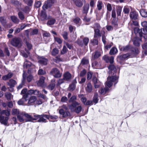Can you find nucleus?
<instances>
[{
    "mask_svg": "<svg viewBox=\"0 0 147 147\" xmlns=\"http://www.w3.org/2000/svg\"><path fill=\"white\" fill-rule=\"evenodd\" d=\"M108 68L109 69V74L110 75L112 74L113 75L108 77L106 85L109 88H110L113 84L115 85L118 82V77L116 74H115L117 69L114 65H110Z\"/></svg>",
    "mask_w": 147,
    "mask_h": 147,
    "instance_id": "f257e3e1",
    "label": "nucleus"
},
{
    "mask_svg": "<svg viewBox=\"0 0 147 147\" xmlns=\"http://www.w3.org/2000/svg\"><path fill=\"white\" fill-rule=\"evenodd\" d=\"M80 105L79 103L74 101L71 104L68 105V106L71 112L79 113L81 111L82 109L81 105Z\"/></svg>",
    "mask_w": 147,
    "mask_h": 147,
    "instance_id": "f03ea898",
    "label": "nucleus"
},
{
    "mask_svg": "<svg viewBox=\"0 0 147 147\" xmlns=\"http://www.w3.org/2000/svg\"><path fill=\"white\" fill-rule=\"evenodd\" d=\"M40 92L37 90H28L27 93L23 95V98L25 99V101H27L28 100V98L29 97V96L31 95L32 94H34L37 95L40 94Z\"/></svg>",
    "mask_w": 147,
    "mask_h": 147,
    "instance_id": "7ed1b4c3",
    "label": "nucleus"
},
{
    "mask_svg": "<svg viewBox=\"0 0 147 147\" xmlns=\"http://www.w3.org/2000/svg\"><path fill=\"white\" fill-rule=\"evenodd\" d=\"M134 32L136 34H138L140 37L143 36V34L146 35L147 34V31L144 28L140 29L138 27L134 28Z\"/></svg>",
    "mask_w": 147,
    "mask_h": 147,
    "instance_id": "20e7f679",
    "label": "nucleus"
},
{
    "mask_svg": "<svg viewBox=\"0 0 147 147\" xmlns=\"http://www.w3.org/2000/svg\"><path fill=\"white\" fill-rule=\"evenodd\" d=\"M55 0H47L43 5L42 8L44 10L51 7L54 3Z\"/></svg>",
    "mask_w": 147,
    "mask_h": 147,
    "instance_id": "39448f33",
    "label": "nucleus"
},
{
    "mask_svg": "<svg viewBox=\"0 0 147 147\" xmlns=\"http://www.w3.org/2000/svg\"><path fill=\"white\" fill-rule=\"evenodd\" d=\"M58 110L59 114L62 115L63 117L66 118L70 116V113L68 111L63 110L62 109H59Z\"/></svg>",
    "mask_w": 147,
    "mask_h": 147,
    "instance_id": "423d86ee",
    "label": "nucleus"
},
{
    "mask_svg": "<svg viewBox=\"0 0 147 147\" xmlns=\"http://www.w3.org/2000/svg\"><path fill=\"white\" fill-rule=\"evenodd\" d=\"M51 73L55 78H59L61 76V74L60 73L59 71L56 68L53 69Z\"/></svg>",
    "mask_w": 147,
    "mask_h": 147,
    "instance_id": "0eeeda50",
    "label": "nucleus"
},
{
    "mask_svg": "<svg viewBox=\"0 0 147 147\" xmlns=\"http://www.w3.org/2000/svg\"><path fill=\"white\" fill-rule=\"evenodd\" d=\"M20 43V38H15L12 39L11 41V44L14 47L18 46Z\"/></svg>",
    "mask_w": 147,
    "mask_h": 147,
    "instance_id": "6e6552de",
    "label": "nucleus"
},
{
    "mask_svg": "<svg viewBox=\"0 0 147 147\" xmlns=\"http://www.w3.org/2000/svg\"><path fill=\"white\" fill-rule=\"evenodd\" d=\"M102 59L107 63L109 62L111 64L113 63L114 62V57L113 56L109 57L105 55L103 57Z\"/></svg>",
    "mask_w": 147,
    "mask_h": 147,
    "instance_id": "1a4fd4ad",
    "label": "nucleus"
},
{
    "mask_svg": "<svg viewBox=\"0 0 147 147\" xmlns=\"http://www.w3.org/2000/svg\"><path fill=\"white\" fill-rule=\"evenodd\" d=\"M92 81L94 83V87L95 88H98L101 85V83L98 80L96 77H93Z\"/></svg>",
    "mask_w": 147,
    "mask_h": 147,
    "instance_id": "9d476101",
    "label": "nucleus"
},
{
    "mask_svg": "<svg viewBox=\"0 0 147 147\" xmlns=\"http://www.w3.org/2000/svg\"><path fill=\"white\" fill-rule=\"evenodd\" d=\"M9 119V117L0 116V122L2 124L6 125L8 123V120Z\"/></svg>",
    "mask_w": 147,
    "mask_h": 147,
    "instance_id": "9b49d317",
    "label": "nucleus"
},
{
    "mask_svg": "<svg viewBox=\"0 0 147 147\" xmlns=\"http://www.w3.org/2000/svg\"><path fill=\"white\" fill-rule=\"evenodd\" d=\"M49 119V116L46 115H40V118L38 120V122H46V119Z\"/></svg>",
    "mask_w": 147,
    "mask_h": 147,
    "instance_id": "f8f14e48",
    "label": "nucleus"
},
{
    "mask_svg": "<svg viewBox=\"0 0 147 147\" xmlns=\"http://www.w3.org/2000/svg\"><path fill=\"white\" fill-rule=\"evenodd\" d=\"M36 98L35 96H30L28 99L27 105H31L35 103V102L36 100Z\"/></svg>",
    "mask_w": 147,
    "mask_h": 147,
    "instance_id": "ddd939ff",
    "label": "nucleus"
},
{
    "mask_svg": "<svg viewBox=\"0 0 147 147\" xmlns=\"http://www.w3.org/2000/svg\"><path fill=\"white\" fill-rule=\"evenodd\" d=\"M129 16L131 19L136 20L138 19V15L137 12L135 11H133L130 12Z\"/></svg>",
    "mask_w": 147,
    "mask_h": 147,
    "instance_id": "4468645a",
    "label": "nucleus"
},
{
    "mask_svg": "<svg viewBox=\"0 0 147 147\" xmlns=\"http://www.w3.org/2000/svg\"><path fill=\"white\" fill-rule=\"evenodd\" d=\"M48 60L42 57H41L39 58L38 61V63L42 65H46L47 64Z\"/></svg>",
    "mask_w": 147,
    "mask_h": 147,
    "instance_id": "2eb2a0df",
    "label": "nucleus"
},
{
    "mask_svg": "<svg viewBox=\"0 0 147 147\" xmlns=\"http://www.w3.org/2000/svg\"><path fill=\"white\" fill-rule=\"evenodd\" d=\"M24 112H22L17 116L18 119L20 122H25V118H24Z\"/></svg>",
    "mask_w": 147,
    "mask_h": 147,
    "instance_id": "dca6fc26",
    "label": "nucleus"
},
{
    "mask_svg": "<svg viewBox=\"0 0 147 147\" xmlns=\"http://www.w3.org/2000/svg\"><path fill=\"white\" fill-rule=\"evenodd\" d=\"M45 79V78L44 77L41 76L39 80L37 82V85L39 86H43Z\"/></svg>",
    "mask_w": 147,
    "mask_h": 147,
    "instance_id": "f3484780",
    "label": "nucleus"
},
{
    "mask_svg": "<svg viewBox=\"0 0 147 147\" xmlns=\"http://www.w3.org/2000/svg\"><path fill=\"white\" fill-rule=\"evenodd\" d=\"M22 76L23 78L22 80V83L20 84L17 87V89L18 90L21 88L23 87V85L25 83V79H26V76L25 75L24 71V73L23 74Z\"/></svg>",
    "mask_w": 147,
    "mask_h": 147,
    "instance_id": "a211bd4d",
    "label": "nucleus"
},
{
    "mask_svg": "<svg viewBox=\"0 0 147 147\" xmlns=\"http://www.w3.org/2000/svg\"><path fill=\"white\" fill-rule=\"evenodd\" d=\"M132 41L133 44L134 45L137 46H139L140 45V41H141V39L137 37H135L133 39Z\"/></svg>",
    "mask_w": 147,
    "mask_h": 147,
    "instance_id": "6ab92c4d",
    "label": "nucleus"
},
{
    "mask_svg": "<svg viewBox=\"0 0 147 147\" xmlns=\"http://www.w3.org/2000/svg\"><path fill=\"white\" fill-rule=\"evenodd\" d=\"M24 117H25V122L32 121V116L28 113L24 112Z\"/></svg>",
    "mask_w": 147,
    "mask_h": 147,
    "instance_id": "aec40b11",
    "label": "nucleus"
},
{
    "mask_svg": "<svg viewBox=\"0 0 147 147\" xmlns=\"http://www.w3.org/2000/svg\"><path fill=\"white\" fill-rule=\"evenodd\" d=\"M71 77V74L68 72H65L63 75L64 79L67 81H70Z\"/></svg>",
    "mask_w": 147,
    "mask_h": 147,
    "instance_id": "412c9836",
    "label": "nucleus"
},
{
    "mask_svg": "<svg viewBox=\"0 0 147 147\" xmlns=\"http://www.w3.org/2000/svg\"><path fill=\"white\" fill-rule=\"evenodd\" d=\"M85 90L87 92L90 93L91 92L92 90V87L91 84L90 83H88L85 87Z\"/></svg>",
    "mask_w": 147,
    "mask_h": 147,
    "instance_id": "4be33fe9",
    "label": "nucleus"
},
{
    "mask_svg": "<svg viewBox=\"0 0 147 147\" xmlns=\"http://www.w3.org/2000/svg\"><path fill=\"white\" fill-rule=\"evenodd\" d=\"M108 90L109 88L107 87H106L105 88H101L99 90V92L102 95H105Z\"/></svg>",
    "mask_w": 147,
    "mask_h": 147,
    "instance_id": "5701e85b",
    "label": "nucleus"
},
{
    "mask_svg": "<svg viewBox=\"0 0 147 147\" xmlns=\"http://www.w3.org/2000/svg\"><path fill=\"white\" fill-rule=\"evenodd\" d=\"M32 66H33V65L30 62L28 61L26 59L25 60L24 65V68H28Z\"/></svg>",
    "mask_w": 147,
    "mask_h": 147,
    "instance_id": "b1692460",
    "label": "nucleus"
},
{
    "mask_svg": "<svg viewBox=\"0 0 147 147\" xmlns=\"http://www.w3.org/2000/svg\"><path fill=\"white\" fill-rule=\"evenodd\" d=\"M130 55L129 53H127L125 54L121 55L119 56L118 57L121 60H123L128 58Z\"/></svg>",
    "mask_w": 147,
    "mask_h": 147,
    "instance_id": "393cba45",
    "label": "nucleus"
},
{
    "mask_svg": "<svg viewBox=\"0 0 147 147\" xmlns=\"http://www.w3.org/2000/svg\"><path fill=\"white\" fill-rule=\"evenodd\" d=\"M89 8V5L88 4H85L83 7L82 12L83 13L87 14Z\"/></svg>",
    "mask_w": 147,
    "mask_h": 147,
    "instance_id": "a878e982",
    "label": "nucleus"
},
{
    "mask_svg": "<svg viewBox=\"0 0 147 147\" xmlns=\"http://www.w3.org/2000/svg\"><path fill=\"white\" fill-rule=\"evenodd\" d=\"M131 47L129 45H127L125 47H122L120 48L121 51H127L130 50L131 51Z\"/></svg>",
    "mask_w": 147,
    "mask_h": 147,
    "instance_id": "bb28decb",
    "label": "nucleus"
},
{
    "mask_svg": "<svg viewBox=\"0 0 147 147\" xmlns=\"http://www.w3.org/2000/svg\"><path fill=\"white\" fill-rule=\"evenodd\" d=\"M76 5L78 7H81L83 5V3L81 0H73Z\"/></svg>",
    "mask_w": 147,
    "mask_h": 147,
    "instance_id": "cd10ccee",
    "label": "nucleus"
},
{
    "mask_svg": "<svg viewBox=\"0 0 147 147\" xmlns=\"http://www.w3.org/2000/svg\"><path fill=\"white\" fill-rule=\"evenodd\" d=\"M78 96L80 98L82 102L85 105L86 102V98L83 94L79 95Z\"/></svg>",
    "mask_w": 147,
    "mask_h": 147,
    "instance_id": "c85d7f7f",
    "label": "nucleus"
},
{
    "mask_svg": "<svg viewBox=\"0 0 147 147\" xmlns=\"http://www.w3.org/2000/svg\"><path fill=\"white\" fill-rule=\"evenodd\" d=\"M94 38H96L97 37L101 36V34L100 33V30L99 29H95L94 30Z\"/></svg>",
    "mask_w": 147,
    "mask_h": 147,
    "instance_id": "c756f323",
    "label": "nucleus"
},
{
    "mask_svg": "<svg viewBox=\"0 0 147 147\" xmlns=\"http://www.w3.org/2000/svg\"><path fill=\"white\" fill-rule=\"evenodd\" d=\"M140 13L141 16L144 18L147 17V11L144 9H141L140 11Z\"/></svg>",
    "mask_w": 147,
    "mask_h": 147,
    "instance_id": "7c9ffc66",
    "label": "nucleus"
},
{
    "mask_svg": "<svg viewBox=\"0 0 147 147\" xmlns=\"http://www.w3.org/2000/svg\"><path fill=\"white\" fill-rule=\"evenodd\" d=\"M11 18L12 21L15 23L18 24L20 22L19 19L15 16H11Z\"/></svg>",
    "mask_w": 147,
    "mask_h": 147,
    "instance_id": "2f4dec72",
    "label": "nucleus"
},
{
    "mask_svg": "<svg viewBox=\"0 0 147 147\" xmlns=\"http://www.w3.org/2000/svg\"><path fill=\"white\" fill-rule=\"evenodd\" d=\"M117 52V49L115 47L112 48L109 52V54L111 55H113L116 54Z\"/></svg>",
    "mask_w": 147,
    "mask_h": 147,
    "instance_id": "473e14b6",
    "label": "nucleus"
},
{
    "mask_svg": "<svg viewBox=\"0 0 147 147\" xmlns=\"http://www.w3.org/2000/svg\"><path fill=\"white\" fill-rule=\"evenodd\" d=\"M103 5L102 2L100 0L98 1L97 5V7L98 10H100L102 9Z\"/></svg>",
    "mask_w": 147,
    "mask_h": 147,
    "instance_id": "72a5a7b5",
    "label": "nucleus"
},
{
    "mask_svg": "<svg viewBox=\"0 0 147 147\" xmlns=\"http://www.w3.org/2000/svg\"><path fill=\"white\" fill-rule=\"evenodd\" d=\"M5 95L6 98L8 100H11V99L13 98V95H12L9 92H7L5 93Z\"/></svg>",
    "mask_w": 147,
    "mask_h": 147,
    "instance_id": "f704fd0d",
    "label": "nucleus"
},
{
    "mask_svg": "<svg viewBox=\"0 0 147 147\" xmlns=\"http://www.w3.org/2000/svg\"><path fill=\"white\" fill-rule=\"evenodd\" d=\"M122 7L118 6L117 7L116 12L117 16H120L121 14Z\"/></svg>",
    "mask_w": 147,
    "mask_h": 147,
    "instance_id": "c9c22d12",
    "label": "nucleus"
},
{
    "mask_svg": "<svg viewBox=\"0 0 147 147\" xmlns=\"http://www.w3.org/2000/svg\"><path fill=\"white\" fill-rule=\"evenodd\" d=\"M98 96L97 93H95L93 98L92 102L95 103V104L97 103L98 102L99 99L98 98Z\"/></svg>",
    "mask_w": 147,
    "mask_h": 147,
    "instance_id": "e433bc0d",
    "label": "nucleus"
},
{
    "mask_svg": "<svg viewBox=\"0 0 147 147\" xmlns=\"http://www.w3.org/2000/svg\"><path fill=\"white\" fill-rule=\"evenodd\" d=\"M59 50L56 48H55L52 50L51 54L52 56H55L58 54L59 53Z\"/></svg>",
    "mask_w": 147,
    "mask_h": 147,
    "instance_id": "4c0bfd02",
    "label": "nucleus"
},
{
    "mask_svg": "<svg viewBox=\"0 0 147 147\" xmlns=\"http://www.w3.org/2000/svg\"><path fill=\"white\" fill-rule=\"evenodd\" d=\"M8 84L10 86L13 87L16 84V82L15 80L11 79L9 80V82L8 83Z\"/></svg>",
    "mask_w": 147,
    "mask_h": 147,
    "instance_id": "58836bf2",
    "label": "nucleus"
},
{
    "mask_svg": "<svg viewBox=\"0 0 147 147\" xmlns=\"http://www.w3.org/2000/svg\"><path fill=\"white\" fill-rule=\"evenodd\" d=\"M89 63L88 59L84 58L81 60V64L83 65H85L88 64Z\"/></svg>",
    "mask_w": 147,
    "mask_h": 147,
    "instance_id": "ea45409f",
    "label": "nucleus"
},
{
    "mask_svg": "<svg viewBox=\"0 0 147 147\" xmlns=\"http://www.w3.org/2000/svg\"><path fill=\"white\" fill-rule=\"evenodd\" d=\"M56 21L55 19L54 18H52L49 19L48 21L47 24L49 25H51L54 24Z\"/></svg>",
    "mask_w": 147,
    "mask_h": 147,
    "instance_id": "a19ab883",
    "label": "nucleus"
},
{
    "mask_svg": "<svg viewBox=\"0 0 147 147\" xmlns=\"http://www.w3.org/2000/svg\"><path fill=\"white\" fill-rule=\"evenodd\" d=\"M49 119L50 121L53 122H55L56 120L58 118V117L57 115H49Z\"/></svg>",
    "mask_w": 147,
    "mask_h": 147,
    "instance_id": "79ce46f5",
    "label": "nucleus"
},
{
    "mask_svg": "<svg viewBox=\"0 0 147 147\" xmlns=\"http://www.w3.org/2000/svg\"><path fill=\"white\" fill-rule=\"evenodd\" d=\"M96 2V0H90V5L91 10L93 9V8L95 6Z\"/></svg>",
    "mask_w": 147,
    "mask_h": 147,
    "instance_id": "37998d69",
    "label": "nucleus"
},
{
    "mask_svg": "<svg viewBox=\"0 0 147 147\" xmlns=\"http://www.w3.org/2000/svg\"><path fill=\"white\" fill-rule=\"evenodd\" d=\"M53 61L56 63H58L62 61V59L60 58V56L56 57L55 58L53 59Z\"/></svg>",
    "mask_w": 147,
    "mask_h": 147,
    "instance_id": "c03bdc74",
    "label": "nucleus"
},
{
    "mask_svg": "<svg viewBox=\"0 0 147 147\" xmlns=\"http://www.w3.org/2000/svg\"><path fill=\"white\" fill-rule=\"evenodd\" d=\"M20 114L19 110L17 109H13L12 110V114L13 115H17Z\"/></svg>",
    "mask_w": 147,
    "mask_h": 147,
    "instance_id": "a18cd8bd",
    "label": "nucleus"
},
{
    "mask_svg": "<svg viewBox=\"0 0 147 147\" xmlns=\"http://www.w3.org/2000/svg\"><path fill=\"white\" fill-rule=\"evenodd\" d=\"M130 11L129 7L127 6H125L123 9V12L125 14H128Z\"/></svg>",
    "mask_w": 147,
    "mask_h": 147,
    "instance_id": "49530a36",
    "label": "nucleus"
},
{
    "mask_svg": "<svg viewBox=\"0 0 147 147\" xmlns=\"http://www.w3.org/2000/svg\"><path fill=\"white\" fill-rule=\"evenodd\" d=\"M131 51L135 54H138L140 52L138 49L136 48H132L131 47Z\"/></svg>",
    "mask_w": 147,
    "mask_h": 147,
    "instance_id": "de8ad7c7",
    "label": "nucleus"
},
{
    "mask_svg": "<svg viewBox=\"0 0 147 147\" xmlns=\"http://www.w3.org/2000/svg\"><path fill=\"white\" fill-rule=\"evenodd\" d=\"M10 110H2V114H5V115L7 116L8 117L10 115Z\"/></svg>",
    "mask_w": 147,
    "mask_h": 147,
    "instance_id": "09e8293b",
    "label": "nucleus"
},
{
    "mask_svg": "<svg viewBox=\"0 0 147 147\" xmlns=\"http://www.w3.org/2000/svg\"><path fill=\"white\" fill-rule=\"evenodd\" d=\"M18 16L19 18L21 20H23L25 18L24 15L22 12H19L18 13Z\"/></svg>",
    "mask_w": 147,
    "mask_h": 147,
    "instance_id": "8fccbe9b",
    "label": "nucleus"
},
{
    "mask_svg": "<svg viewBox=\"0 0 147 147\" xmlns=\"http://www.w3.org/2000/svg\"><path fill=\"white\" fill-rule=\"evenodd\" d=\"M68 32L66 31H64L63 32L62 35L65 40H67L68 39Z\"/></svg>",
    "mask_w": 147,
    "mask_h": 147,
    "instance_id": "3c124183",
    "label": "nucleus"
},
{
    "mask_svg": "<svg viewBox=\"0 0 147 147\" xmlns=\"http://www.w3.org/2000/svg\"><path fill=\"white\" fill-rule=\"evenodd\" d=\"M75 85L74 84H72L69 86L68 88V90L69 91H73L75 89Z\"/></svg>",
    "mask_w": 147,
    "mask_h": 147,
    "instance_id": "603ef678",
    "label": "nucleus"
},
{
    "mask_svg": "<svg viewBox=\"0 0 147 147\" xmlns=\"http://www.w3.org/2000/svg\"><path fill=\"white\" fill-rule=\"evenodd\" d=\"M47 18V16L45 12H42L41 15L40 16V19L42 20H44Z\"/></svg>",
    "mask_w": 147,
    "mask_h": 147,
    "instance_id": "864d4df0",
    "label": "nucleus"
},
{
    "mask_svg": "<svg viewBox=\"0 0 147 147\" xmlns=\"http://www.w3.org/2000/svg\"><path fill=\"white\" fill-rule=\"evenodd\" d=\"M40 115H35L34 114L32 116V121H36L38 119L40 118Z\"/></svg>",
    "mask_w": 147,
    "mask_h": 147,
    "instance_id": "5fc2aeb1",
    "label": "nucleus"
},
{
    "mask_svg": "<svg viewBox=\"0 0 147 147\" xmlns=\"http://www.w3.org/2000/svg\"><path fill=\"white\" fill-rule=\"evenodd\" d=\"M26 101H25V99L23 98H22V99H21L18 101V105H24V102Z\"/></svg>",
    "mask_w": 147,
    "mask_h": 147,
    "instance_id": "6e6d98bb",
    "label": "nucleus"
},
{
    "mask_svg": "<svg viewBox=\"0 0 147 147\" xmlns=\"http://www.w3.org/2000/svg\"><path fill=\"white\" fill-rule=\"evenodd\" d=\"M24 2L28 6H30L33 3V1L32 0H24Z\"/></svg>",
    "mask_w": 147,
    "mask_h": 147,
    "instance_id": "4d7b16f0",
    "label": "nucleus"
},
{
    "mask_svg": "<svg viewBox=\"0 0 147 147\" xmlns=\"http://www.w3.org/2000/svg\"><path fill=\"white\" fill-rule=\"evenodd\" d=\"M0 21L3 26H4L6 24V20L3 17H1L0 18Z\"/></svg>",
    "mask_w": 147,
    "mask_h": 147,
    "instance_id": "13d9d810",
    "label": "nucleus"
},
{
    "mask_svg": "<svg viewBox=\"0 0 147 147\" xmlns=\"http://www.w3.org/2000/svg\"><path fill=\"white\" fill-rule=\"evenodd\" d=\"M67 49L65 46H64L63 47L62 50L61 51V53L62 54H63L66 53L67 51Z\"/></svg>",
    "mask_w": 147,
    "mask_h": 147,
    "instance_id": "bf43d9fd",
    "label": "nucleus"
},
{
    "mask_svg": "<svg viewBox=\"0 0 147 147\" xmlns=\"http://www.w3.org/2000/svg\"><path fill=\"white\" fill-rule=\"evenodd\" d=\"M89 41V39L87 37H85L83 39V44L85 45H87Z\"/></svg>",
    "mask_w": 147,
    "mask_h": 147,
    "instance_id": "052dcab7",
    "label": "nucleus"
},
{
    "mask_svg": "<svg viewBox=\"0 0 147 147\" xmlns=\"http://www.w3.org/2000/svg\"><path fill=\"white\" fill-rule=\"evenodd\" d=\"M100 56V52L98 51H96L94 55V59H97Z\"/></svg>",
    "mask_w": 147,
    "mask_h": 147,
    "instance_id": "680f3d73",
    "label": "nucleus"
},
{
    "mask_svg": "<svg viewBox=\"0 0 147 147\" xmlns=\"http://www.w3.org/2000/svg\"><path fill=\"white\" fill-rule=\"evenodd\" d=\"M93 44V45H97L98 43V41L97 39H94L90 41Z\"/></svg>",
    "mask_w": 147,
    "mask_h": 147,
    "instance_id": "e2e57ef3",
    "label": "nucleus"
},
{
    "mask_svg": "<svg viewBox=\"0 0 147 147\" xmlns=\"http://www.w3.org/2000/svg\"><path fill=\"white\" fill-rule=\"evenodd\" d=\"M26 44L28 49L29 50H30L32 47V44L30 43L28 41L26 42Z\"/></svg>",
    "mask_w": 147,
    "mask_h": 147,
    "instance_id": "0e129e2a",
    "label": "nucleus"
},
{
    "mask_svg": "<svg viewBox=\"0 0 147 147\" xmlns=\"http://www.w3.org/2000/svg\"><path fill=\"white\" fill-rule=\"evenodd\" d=\"M38 29H34L30 33L31 35H34L38 33Z\"/></svg>",
    "mask_w": 147,
    "mask_h": 147,
    "instance_id": "69168bd1",
    "label": "nucleus"
},
{
    "mask_svg": "<svg viewBox=\"0 0 147 147\" xmlns=\"http://www.w3.org/2000/svg\"><path fill=\"white\" fill-rule=\"evenodd\" d=\"M46 73L45 71L43 70L42 69H39L38 71V74L44 75Z\"/></svg>",
    "mask_w": 147,
    "mask_h": 147,
    "instance_id": "338daca9",
    "label": "nucleus"
},
{
    "mask_svg": "<svg viewBox=\"0 0 147 147\" xmlns=\"http://www.w3.org/2000/svg\"><path fill=\"white\" fill-rule=\"evenodd\" d=\"M107 8L108 11H111L112 9L111 5L109 3H108L107 5Z\"/></svg>",
    "mask_w": 147,
    "mask_h": 147,
    "instance_id": "774afa93",
    "label": "nucleus"
}]
</instances>
